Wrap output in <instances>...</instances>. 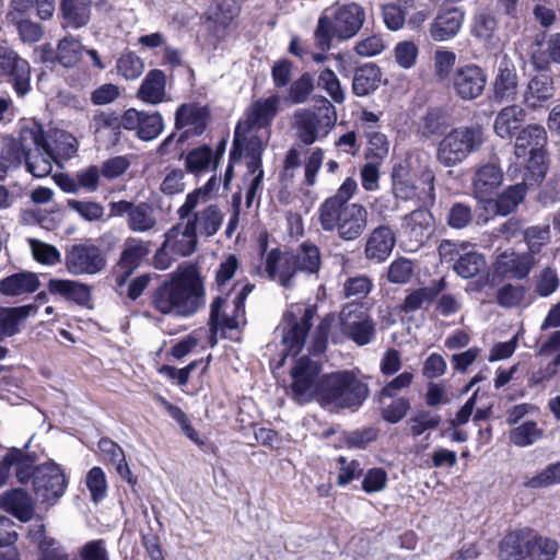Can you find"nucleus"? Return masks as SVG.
<instances>
[{
	"label": "nucleus",
	"mask_w": 560,
	"mask_h": 560,
	"mask_svg": "<svg viewBox=\"0 0 560 560\" xmlns=\"http://www.w3.org/2000/svg\"><path fill=\"white\" fill-rule=\"evenodd\" d=\"M153 303L163 314L190 315L199 312L205 304V288L197 268L192 265L179 267L171 280L158 289Z\"/></svg>",
	"instance_id": "nucleus-1"
},
{
	"label": "nucleus",
	"mask_w": 560,
	"mask_h": 560,
	"mask_svg": "<svg viewBox=\"0 0 560 560\" xmlns=\"http://www.w3.org/2000/svg\"><path fill=\"white\" fill-rule=\"evenodd\" d=\"M212 177L205 187H200L186 196L184 203L177 209L179 221H185L198 235L210 237L217 234L223 222V213L217 205H208L198 211V207L207 202L209 192L214 188Z\"/></svg>",
	"instance_id": "nucleus-2"
},
{
	"label": "nucleus",
	"mask_w": 560,
	"mask_h": 560,
	"mask_svg": "<svg viewBox=\"0 0 560 560\" xmlns=\"http://www.w3.org/2000/svg\"><path fill=\"white\" fill-rule=\"evenodd\" d=\"M365 21L364 9L355 3H346L335 9L332 18L322 15L314 32L315 42L322 50H328L331 39H348L353 37Z\"/></svg>",
	"instance_id": "nucleus-3"
},
{
	"label": "nucleus",
	"mask_w": 560,
	"mask_h": 560,
	"mask_svg": "<svg viewBox=\"0 0 560 560\" xmlns=\"http://www.w3.org/2000/svg\"><path fill=\"white\" fill-rule=\"evenodd\" d=\"M369 212L360 203L352 202L349 206L322 203L318 208V222L326 232L336 231L345 241H353L362 235L368 226Z\"/></svg>",
	"instance_id": "nucleus-4"
},
{
	"label": "nucleus",
	"mask_w": 560,
	"mask_h": 560,
	"mask_svg": "<svg viewBox=\"0 0 560 560\" xmlns=\"http://www.w3.org/2000/svg\"><path fill=\"white\" fill-rule=\"evenodd\" d=\"M255 128H241L237 124L234 132L233 150L231 160L237 161L244 153L247 160V174L245 180L249 182L246 191V203L249 206L257 191L261 187L264 171L261 166V155L265 150V142L260 136L256 135Z\"/></svg>",
	"instance_id": "nucleus-5"
},
{
	"label": "nucleus",
	"mask_w": 560,
	"mask_h": 560,
	"mask_svg": "<svg viewBox=\"0 0 560 560\" xmlns=\"http://www.w3.org/2000/svg\"><path fill=\"white\" fill-rule=\"evenodd\" d=\"M483 142V129L478 125L453 128L440 141L436 160L444 167H454L477 152Z\"/></svg>",
	"instance_id": "nucleus-6"
},
{
	"label": "nucleus",
	"mask_w": 560,
	"mask_h": 560,
	"mask_svg": "<svg viewBox=\"0 0 560 560\" xmlns=\"http://www.w3.org/2000/svg\"><path fill=\"white\" fill-rule=\"evenodd\" d=\"M369 388L365 383L349 371L324 374V387L320 392L319 404L337 408L360 406L368 397Z\"/></svg>",
	"instance_id": "nucleus-7"
},
{
	"label": "nucleus",
	"mask_w": 560,
	"mask_h": 560,
	"mask_svg": "<svg viewBox=\"0 0 560 560\" xmlns=\"http://www.w3.org/2000/svg\"><path fill=\"white\" fill-rule=\"evenodd\" d=\"M20 145L27 171L35 177H45L52 171L56 161L50 144L46 141L43 126L33 121L20 131Z\"/></svg>",
	"instance_id": "nucleus-8"
},
{
	"label": "nucleus",
	"mask_w": 560,
	"mask_h": 560,
	"mask_svg": "<svg viewBox=\"0 0 560 560\" xmlns=\"http://www.w3.org/2000/svg\"><path fill=\"white\" fill-rule=\"evenodd\" d=\"M198 247V235L185 221L177 222L164 235L162 246L153 257L155 268L165 270L175 260L191 256Z\"/></svg>",
	"instance_id": "nucleus-9"
},
{
	"label": "nucleus",
	"mask_w": 560,
	"mask_h": 560,
	"mask_svg": "<svg viewBox=\"0 0 560 560\" xmlns=\"http://www.w3.org/2000/svg\"><path fill=\"white\" fill-rule=\"evenodd\" d=\"M320 364L308 357L294 360L290 372V388L298 402L305 404L314 399L319 402L324 387V375H320Z\"/></svg>",
	"instance_id": "nucleus-10"
},
{
	"label": "nucleus",
	"mask_w": 560,
	"mask_h": 560,
	"mask_svg": "<svg viewBox=\"0 0 560 560\" xmlns=\"http://www.w3.org/2000/svg\"><path fill=\"white\" fill-rule=\"evenodd\" d=\"M319 102L320 106L317 113L302 109L295 114L299 137L305 144L314 143L319 135H327L335 126L337 117L334 105L323 96Z\"/></svg>",
	"instance_id": "nucleus-11"
},
{
	"label": "nucleus",
	"mask_w": 560,
	"mask_h": 560,
	"mask_svg": "<svg viewBox=\"0 0 560 560\" xmlns=\"http://www.w3.org/2000/svg\"><path fill=\"white\" fill-rule=\"evenodd\" d=\"M420 178L424 185L422 189H419L400 170H395L393 173V190L396 198L415 201L424 207L432 206L435 201L434 173L424 166Z\"/></svg>",
	"instance_id": "nucleus-12"
},
{
	"label": "nucleus",
	"mask_w": 560,
	"mask_h": 560,
	"mask_svg": "<svg viewBox=\"0 0 560 560\" xmlns=\"http://www.w3.org/2000/svg\"><path fill=\"white\" fill-rule=\"evenodd\" d=\"M34 491L42 502L55 503L60 499L67 488V479L63 470L54 462L39 465L34 474Z\"/></svg>",
	"instance_id": "nucleus-13"
},
{
	"label": "nucleus",
	"mask_w": 560,
	"mask_h": 560,
	"mask_svg": "<svg viewBox=\"0 0 560 560\" xmlns=\"http://www.w3.org/2000/svg\"><path fill=\"white\" fill-rule=\"evenodd\" d=\"M65 264L73 276L96 275L105 268L106 258L97 246L78 244L67 252Z\"/></svg>",
	"instance_id": "nucleus-14"
},
{
	"label": "nucleus",
	"mask_w": 560,
	"mask_h": 560,
	"mask_svg": "<svg viewBox=\"0 0 560 560\" xmlns=\"http://www.w3.org/2000/svg\"><path fill=\"white\" fill-rule=\"evenodd\" d=\"M503 183V172L494 162H486L475 167L470 189L471 196L485 206Z\"/></svg>",
	"instance_id": "nucleus-15"
},
{
	"label": "nucleus",
	"mask_w": 560,
	"mask_h": 560,
	"mask_svg": "<svg viewBox=\"0 0 560 560\" xmlns=\"http://www.w3.org/2000/svg\"><path fill=\"white\" fill-rule=\"evenodd\" d=\"M0 72L13 78L15 92L24 96L30 92L31 66L10 46L0 44Z\"/></svg>",
	"instance_id": "nucleus-16"
},
{
	"label": "nucleus",
	"mask_w": 560,
	"mask_h": 560,
	"mask_svg": "<svg viewBox=\"0 0 560 560\" xmlns=\"http://www.w3.org/2000/svg\"><path fill=\"white\" fill-rule=\"evenodd\" d=\"M486 83V73L476 65L459 67L452 77V88L455 94L465 101L479 97L485 90Z\"/></svg>",
	"instance_id": "nucleus-17"
},
{
	"label": "nucleus",
	"mask_w": 560,
	"mask_h": 560,
	"mask_svg": "<svg viewBox=\"0 0 560 560\" xmlns=\"http://www.w3.org/2000/svg\"><path fill=\"white\" fill-rule=\"evenodd\" d=\"M371 289L372 281L369 277L349 278L343 284V292L350 302L343 307L341 315H363L371 312V302L365 299Z\"/></svg>",
	"instance_id": "nucleus-18"
},
{
	"label": "nucleus",
	"mask_w": 560,
	"mask_h": 560,
	"mask_svg": "<svg viewBox=\"0 0 560 560\" xmlns=\"http://www.w3.org/2000/svg\"><path fill=\"white\" fill-rule=\"evenodd\" d=\"M498 73L493 82V94L499 101H514L517 95L518 77L512 58L502 52L498 56Z\"/></svg>",
	"instance_id": "nucleus-19"
},
{
	"label": "nucleus",
	"mask_w": 560,
	"mask_h": 560,
	"mask_svg": "<svg viewBox=\"0 0 560 560\" xmlns=\"http://www.w3.org/2000/svg\"><path fill=\"white\" fill-rule=\"evenodd\" d=\"M149 254L145 243L139 238H128L124 244V249L117 261L114 272L116 282L122 285L125 281L140 266L142 259Z\"/></svg>",
	"instance_id": "nucleus-20"
},
{
	"label": "nucleus",
	"mask_w": 560,
	"mask_h": 560,
	"mask_svg": "<svg viewBox=\"0 0 560 560\" xmlns=\"http://www.w3.org/2000/svg\"><path fill=\"white\" fill-rule=\"evenodd\" d=\"M434 219L425 209H416L402 218L401 233L409 238L411 246L424 244L433 232Z\"/></svg>",
	"instance_id": "nucleus-21"
},
{
	"label": "nucleus",
	"mask_w": 560,
	"mask_h": 560,
	"mask_svg": "<svg viewBox=\"0 0 560 560\" xmlns=\"http://www.w3.org/2000/svg\"><path fill=\"white\" fill-rule=\"evenodd\" d=\"M280 96L271 94L256 100L246 110L245 119L240 121L241 128L261 129L268 127L277 116Z\"/></svg>",
	"instance_id": "nucleus-22"
},
{
	"label": "nucleus",
	"mask_w": 560,
	"mask_h": 560,
	"mask_svg": "<svg viewBox=\"0 0 560 560\" xmlns=\"http://www.w3.org/2000/svg\"><path fill=\"white\" fill-rule=\"evenodd\" d=\"M298 268L293 261V252L272 249L266 258V272L268 277L284 288H291Z\"/></svg>",
	"instance_id": "nucleus-23"
},
{
	"label": "nucleus",
	"mask_w": 560,
	"mask_h": 560,
	"mask_svg": "<svg viewBox=\"0 0 560 560\" xmlns=\"http://www.w3.org/2000/svg\"><path fill=\"white\" fill-rule=\"evenodd\" d=\"M308 328V317H284L277 327V331L282 337L284 358L289 353L295 355L302 350Z\"/></svg>",
	"instance_id": "nucleus-24"
},
{
	"label": "nucleus",
	"mask_w": 560,
	"mask_h": 560,
	"mask_svg": "<svg viewBox=\"0 0 560 560\" xmlns=\"http://www.w3.org/2000/svg\"><path fill=\"white\" fill-rule=\"evenodd\" d=\"M395 244L396 237L393 230L387 225H380L366 238L365 257L375 262H383L390 255Z\"/></svg>",
	"instance_id": "nucleus-25"
},
{
	"label": "nucleus",
	"mask_w": 560,
	"mask_h": 560,
	"mask_svg": "<svg viewBox=\"0 0 560 560\" xmlns=\"http://www.w3.org/2000/svg\"><path fill=\"white\" fill-rule=\"evenodd\" d=\"M526 183H517L504 189L495 199L492 197L483 209L492 215H508L516 210L525 198Z\"/></svg>",
	"instance_id": "nucleus-26"
},
{
	"label": "nucleus",
	"mask_w": 560,
	"mask_h": 560,
	"mask_svg": "<svg viewBox=\"0 0 560 560\" xmlns=\"http://www.w3.org/2000/svg\"><path fill=\"white\" fill-rule=\"evenodd\" d=\"M464 12L457 8L442 10L430 25V35L436 42L453 38L460 30Z\"/></svg>",
	"instance_id": "nucleus-27"
},
{
	"label": "nucleus",
	"mask_w": 560,
	"mask_h": 560,
	"mask_svg": "<svg viewBox=\"0 0 560 560\" xmlns=\"http://www.w3.org/2000/svg\"><path fill=\"white\" fill-rule=\"evenodd\" d=\"M546 129L540 125H528L516 136L514 153L517 158H526L546 151Z\"/></svg>",
	"instance_id": "nucleus-28"
},
{
	"label": "nucleus",
	"mask_w": 560,
	"mask_h": 560,
	"mask_svg": "<svg viewBox=\"0 0 560 560\" xmlns=\"http://www.w3.org/2000/svg\"><path fill=\"white\" fill-rule=\"evenodd\" d=\"M176 128L184 129L185 135H201L207 126L208 109L198 104H183L176 112Z\"/></svg>",
	"instance_id": "nucleus-29"
},
{
	"label": "nucleus",
	"mask_w": 560,
	"mask_h": 560,
	"mask_svg": "<svg viewBox=\"0 0 560 560\" xmlns=\"http://www.w3.org/2000/svg\"><path fill=\"white\" fill-rule=\"evenodd\" d=\"M534 265L535 259L530 254L504 252L497 258L495 271L502 276L523 279L527 277Z\"/></svg>",
	"instance_id": "nucleus-30"
},
{
	"label": "nucleus",
	"mask_w": 560,
	"mask_h": 560,
	"mask_svg": "<svg viewBox=\"0 0 560 560\" xmlns=\"http://www.w3.org/2000/svg\"><path fill=\"white\" fill-rule=\"evenodd\" d=\"M48 290L52 294H58L88 310H93L91 289L84 283L73 280L51 279L48 282Z\"/></svg>",
	"instance_id": "nucleus-31"
},
{
	"label": "nucleus",
	"mask_w": 560,
	"mask_h": 560,
	"mask_svg": "<svg viewBox=\"0 0 560 560\" xmlns=\"http://www.w3.org/2000/svg\"><path fill=\"white\" fill-rule=\"evenodd\" d=\"M553 95V79L546 73H541L528 81L523 92V103L528 108H538L552 98Z\"/></svg>",
	"instance_id": "nucleus-32"
},
{
	"label": "nucleus",
	"mask_w": 560,
	"mask_h": 560,
	"mask_svg": "<svg viewBox=\"0 0 560 560\" xmlns=\"http://www.w3.org/2000/svg\"><path fill=\"white\" fill-rule=\"evenodd\" d=\"M0 509L13 514L21 522H28L34 514L31 497L21 489L5 491L0 494Z\"/></svg>",
	"instance_id": "nucleus-33"
},
{
	"label": "nucleus",
	"mask_w": 560,
	"mask_h": 560,
	"mask_svg": "<svg viewBox=\"0 0 560 560\" xmlns=\"http://www.w3.org/2000/svg\"><path fill=\"white\" fill-rule=\"evenodd\" d=\"M165 73L162 70L153 69L147 73L137 92V96L144 103L156 105L165 100Z\"/></svg>",
	"instance_id": "nucleus-34"
},
{
	"label": "nucleus",
	"mask_w": 560,
	"mask_h": 560,
	"mask_svg": "<svg viewBox=\"0 0 560 560\" xmlns=\"http://www.w3.org/2000/svg\"><path fill=\"white\" fill-rule=\"evenodd\" d=\"M38 288V277L30 271L16 272L0 280V293L7 296L33 293Z\"/></svg>",
	"instance_id": "nucleus-35"
},
{
	"label": "nucleus",
	"mask_w": 560,
	"mask_h": 560,
	"mask_svg": "<svg viewBox=\"0 0 560 560\" xmlns=\"http://www.w3.org/2000/svg\"><path fill=\"white\" fill-rule=\"evenodd\" d=\"M526 112L520 105H510L502 108L493 122V130L502 139H511L515 130L525 120Z\"/></svg>",
	"instance_id": "nucleus-36"
},
{
	"label": "nucleus",
	"mask_w": 560,
	"mask_h": 560,
	"mask_svg": "<svg viewBox=\"0 0 560 560\" xmlns=\"http://www.w3.org/2000/svg\"><path fill=\"white\" fill-rule=\"evenodd\" d=\"M382 82L381 69L372 63L359 67L352 78V92L360 97L375 92Z\"/></svg>",
	"instance_id": "nucleus-37"
},
{
	"label": "nucleus",
	"mask_w": 560,
	"mask_h": 560,
	"mask_svg": "<svg viewBox=\"0 0 560 560\" xmlns=\"http://www.w3.org/2000/svg\"><path fill=\"white\" fill-rule=\"evenodd\" d=\"M158 218L152 205L139 202L133 207L127 219L128 229L138 234L150 233L155 230Z\"/></svg>",
	"instance_id": "nucleus-38"
},
{
	"label": "nucleus",
	"mask_w": 560,
	"mask_h": 560,
	"mask_svg": "<svg viewBox=\"0 0 560 560\" xmlns=\"http://www.w3.org/2000/svg\"><path fill=\"white\" fill-rule=\"evenodd\" d=\"M60 10L67 25L80 28L91 19L92 0H61Z\"/></svg>",
	"instance_id": "nucleus-39"
},
{
	"label": "nucleus",
	"mask_w": 560,
	"mask_h": 560,
	"mask_svg": "<svg viewBox=\"0 0 560 560\" xmlns=\"http://www.w3.org/2000/svg\"><path fill=\"white\" fill-rule=\"evenodd\" d=\"M529 533L512 532L508 534L501 545L499 555L503 560H522L528 556Z\"/></svg>",
	"instance_id": "nucleus-40"
},
{
	"label": "nucleus",
	"mask_w": 560,
	"mask_h": 560,
	"mask_svg": "<svg viewBox=\"0 0 560 560\" xmlns=\"http://www.w3.org/2000/svg\"><path fill=\"white\" fill-rule=\"evenodd\" d=\"M532 61L538 70H547L552 62L560 63V33L551 35L546 43H538Z\"/></svg>",
	"instance_id": "nucleus-41"
},
{
	"label": "nucleus",
	"mask_w": 560,
	"mask_h": 560,
	"mask_svg": "<svg viewBox=\"0 0 560 560\" xmlns=\"http://www.w3.org/2000/svg\"><path fill=\"white\" fill-rule=\"evenodd\" d=\"M293 261L298 271H304L310 275L317 273L322 266V255L318 246L311 242L300 244L293 253Z\"/></svg>",
	"instance_id": "nucleus-42"
},
{
	"label": "nucleus",
	"mask_w": 560,
	"mask_h": 560,
	"mask_svg": "<svg viewBox=\"0 0 560 560\" xmlns=\"http://www.w3.org/2000/svg\"><path fill=\"white\" fill-rule=\"evenodd\" d=\"M485 266V257L475 249L472 244H469L468 249L453 265V269L462 278L469 279L478 275Z\"/></svg>",
	"instance_id": "nucleus-43"
},
{
	"label": "nucleus",
	"mask_w": 560,
	"mask_h": 560,
	"mask_svg": "<svg viewBox=\"0 0 560 560\" xmlns=\"http://www.w3.org/2000/svg\"><path fill=\"white\" fill-rule=\"evenodd\" d=\"M98 447L104 456L116 467L118 475L127 480L129 483H136L132 478V474L126 462L124 451L119 445L114 443L112 440L103 439L98 443Z\"/></svg>",
	"instance_id": "nucleus-44"
},
{
	"label": "nucleus",
	"mask_w": 560,
	"mask_h": 560,
	"mask_svg": "<svg viewBox=\"0 0 560 560\" xmlns=\"http://www.w3.org/2000/svg\"><path fill=\"white\" fill-rule=\"evenodd\" d=\"M83 46L77 38L66 36L59 40L57 46V60L65 68L75 66L82 57Z\"/></svg>",
	"instance_id": "nucleus-45"
},
{
	"label": "nucleus",
	"mask_w": 560,
	"mask_h": 560,
	"mask_svg": "<svg viewBox=\"0 0 560 560\" xmlns=\"http://www.w3.org/2000/svg\"><path fill=\"white\" fill-rule=\"evenodd\" d=\"M559 545L555 539L537 537L529 533L528 556L532 560H553Z\"/></svg>",
	"instance_id": "nucleus-46"
},
{
	"label": "nucleus",
	"mask_w": 560,
	"mask_h": 560,
	"mask_svg": "<svg viewBox=\"0 0 560 560\" xmlns=\"http://www.w3.org/2000/svg\"><path fill=\"white\" fill-rule=\"evenodd\" d=\"M445 280L441 279L435 290L430 288H421L412 291L405 299L402 311L407 313L417 312L419 310H425L431 304L434 295L444 289Z\"/></svg>",
	"instance_id": "nucleus-47"
},
{
	"label": "nucleus",
	"mask_w": 560,
	"mask_h": 560,
	"mask_svg": "<svg viewBox=\"0 0 560 560\" xmlns=\"http://www.w3.org/2000/svg\"><path fill=\"white\" fill-rule=\"evenodd\" d=\"M542 434L536 422L525 421L510 431L509 439L514 445L526 447L540 440Z\"/></svg>",
	"instance_id": "nucleus-48"
},
{
	"label": "nucleus",
	"mask_w": 560,
	"mask_h": 560,
	"mask_svg": "<svg viewBox=\"0 0 560 560\" xmlns=\"http://www.w3.org/2000/svg\"><path fill=\"white\" fill-rule=\"evenodd\" d=\"M237 317H211L210 320V345L214 347L218 342V337L237 339L240 323Z\"/></svg>",
	"instance_id": "nucleus-49"
},
{
	"label": "nucleus",
	"mask_w": 560,
	"mask_h": 560,
	"mask_svg": "<svg viewBox=\"0 0 560 560\" xmlns=\"http://www.w3.org/2000/svg\"><path fill=\"white\" fill-rule=\"evenodd\" d=\"M23 152L20 145V140L15 141L12 138L3 140L2 149L0 152V179L4 178L5 173L21 164Z\"/></svg>",
	"instance_id": "nucleus-50"
},
{
	"label": "nucleus",
	"mask_w": 560,
	"mask_h": 560,
	"mask_svg": "<svg viewBox=\"0 0 560 560\" xmlns=\"http://www.w3.org/2000/svg\"><path fill=\"white\" fill-rule=\"evenodd\" d=\"M548 170L546 151L530 154L525 167V174L522 183L526 186H534L542 180Z\"/></svg>",
	"instance_id": "nucleus-51"
},
{
	"label": "nucleus",
	"mask_w": 560,
	"mask_h": 560,
	"mask_svg": "<svg viewBox=\"0 0 560 560\" xmlns=\"http://www.w3.org/2000/svg\"><path fill=\"white\" fill-rule=\"evenodd\" d=\"M314 91V79L310 72H304L289 88L287 101L291 104L305 103Z\"/></svg>",
	"instance_id": "nucleus-52"
},
{
	"label": "nucleus",
	"mask_w": 560,
	"mask_h": 560,
	"mask_svg": "<svg viewBox=\"0 0 560 560\" xmlns=\"http://www.w3.org/2000/svg\"><path fill=\"white\" fill-rule=\"evenodd\" d=\"M317 84L320 89L331 97V100L338 104H342L346 100L345 90L337 74L329 68L323 69L318 73Z\"/></svg>",
	"instance_id": "nucleus-53"
},
{
	"label": "nucleus",
	"mask_w": 560,
	"mask_h": 560,
	"mask_svg": "<svg viewBox=\"0 0 560 560\" xmlns=\"http://www.w3.org/2000/svg\"><path fill=\"white\" fill-rule=\"evenodd\" d=\"M54 147L50 145V150L55 155V160L58 158L70 159L78 150L77 139L63 130H55L52 133Z\"/></svg>",
	"instance_id": "nucleus-54"
},
{
	"label": "nucleus",
	"mask_w": 560,
	"mask_h": 560,
	"mask_svg": "<svg viewBox=\"0 0 560 560\" xmlns=\"http://www.w3.org/2000/svg\"><path fill=\"white\" fill-rule=\"evenodd\" d=\"M116 68L125 79L135 80L143 73L144 62L136 54L126 52L118 58Z\"/></svg>",
	"instance_id": "nucleus-55"
},
{
	"label": "nucleus",
	"mask_w": 560,
	"mask_h": 560,
	"mask_svg": "<svg viewBox=\"0 0 560 560\" xmlns=\"http://www.w3.org/2000/svg\"><path fill=\"white\" fill-rule=\"evenodd\" d=\"M560 284L555 268L545 267L535 276V291L540 296H549L557 291Z\"/></svg>",
	"instance_id": "nucleus-56"
},
{
	"label": "nucleus",
	"mask_w": 560,
	"mask_h": 560,
	"mask_svg": "<svg viewBox=\"0 0 560 560\" xmlns=\"http://www.w3.org/2000/svg\"><path fill=\"white\" fill-rule=\"evenodd\" d=\"M67 206L90 222L98 221L104 215L103 206L96 201L68 199Z\"/></svg>",
	"instance_id": "nucleus-57"
},
{
	"label": "nucleus",
	"mask_w": 560,
	"mask_h": 560,
	"mask_svg": "<svg viewBox=\"0 0 560 560\" xmlns=\"http://www.w3.org/2000/svg\"><path fill=\"white\" fill-rule=\"evenodd\" d=\"M14 25L20 39L25 44H34L43 38L44 30L40 24L28 19H18V21H9Z\"/></svg>",
	"instance_id": "nucleus-58"
},
{
	"label": "nucleus",
	"mask_w": 560,
	"mask_h": 560,
	"mask_svg": "<svg viewBox=\"0 0 560 560\" xmlns=\"http://www.w3.org/2000/svg\"><path fill=\"white\" fill-rule=\"evenodd\" d=\"M139 125L137 135L145 141L156 138L163 130V120L159 113L148 114L142 112Z\"/></svg>",
	"instance_id": "nucleus-59"
},
{
	"label": "nucleus",
	"mask_w": 560,
	"mask_h": 560,
	"mask_svg": "<svg viewBox=\"0 0 560 560\" xmlns=\"http://www.w3.org/2000/svg\"><path fill=\"white\" fill-rule=\"evenodd\" d=\"M28 243L32 254L38 262L45 265H55L60 262L61 255L55 246L35 238H31Z\"/></svg>",
	"instance_id": "nucleus-60"
},
{
	"label": "nucleus",
	"mask_w": 560,
	"mask_h": 560,
	"mask_svg": "<svg viewBox=\"0 0 560 560\" xmlns=\"http://www.w3.org/2000/svg\"><path fill=\"white\" fill-rule=\"evenodd\" d=\"M550 238V228L549 225L544 226H529L524 231V240L528 246L530 255L538 254L542 246Z\"/></svg>",
	"instance_id": "nucleus-61"
},
{
	"label": "nucleus",
	"mask_w": 560,
	"mask_h": 560,
	"mask_svg": "<svg viewBox=\"0 0 560 560\" xmlns=\"http://www.w3.org/2000/svg\"><path fill=\"white\" fill-rule=\"evenodd\" d=\"M212 161V150L205 145L194 149L187 154L186 166L191 173H200L206 171Z\"/></svg>",
	"instance_id": "nucleus-62"
},
{
	"label": "nucleus",
	"mask_w": 560,
	"mask_h": 560,
	"mask_svg": "<svg viewBox=\"0 0 560 560\" xmlns=\"http://www.w3.org/2000/svg\"><path fill=\"white\" fill-rule=\"evenodd\" d=\"M472 209L464 202H455L450 208L447 214V224L452 229L460 230L468 226L472 221Z\"/></svg>",
	"instance_id": "nucleus-63"
},
{
	"label": "nucleus",
	"mask_w": 560,
	"mask_h": 560,
	"mask_svg": "<svg viewBox=\"0 0 560 560\" xmlns=\"http://www.w3.org/2000/svg\"><path fill=\"white\" fill-rule=\"evenodd\" d=\"M85 483L91 492L93 501L97 502L105 498L107 492V481L102 468H91L86 474Z\"/></svg>",
	"instance_id": "nucleus-64"
}]
</instances>
